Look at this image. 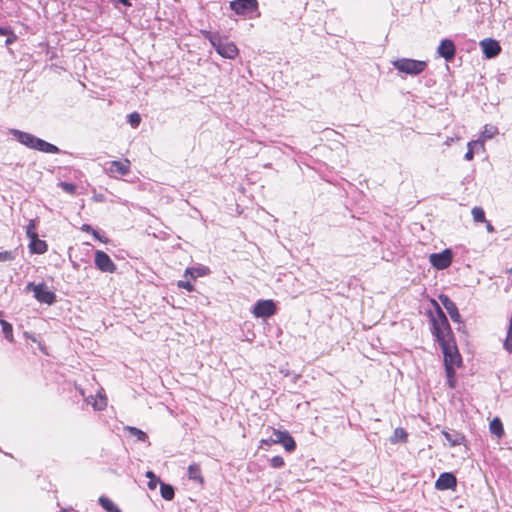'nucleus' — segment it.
<instances>
[{
	"instance_id": "obj_38",
	"label": "nucleus",
	"mask_w": 512,
	"mask_h": 512,
	"mask_svg": "<svg viewBox=\"0 0 512 512\" xmlns=\"http://www.w3.org/2000/svg\"><path fill=\"white\" fill-rule=\"evenodd\" d=\"M178 287L184 288L189 292L194 290V286L192 285V283L190 281H179Z\"/></svg>"
},
{
	"instance_id": "obj_31",
	"label": "nucleus",
	"mask_w": 512,
	"mask_h": 512,
	"mask_svg": "<svg viewBox=\"0 0 512 512\" xmlns=\"http://www.w3.org/2000/svg\"><path fill=\"white\" fill-rule=\"evenodd\" d=\"M472 216L475 222H484L485 219V212L481 207H474L472 209Z\"/></svg>"
},
{
	"instance_id": "obj_15",
	"label": "nucleus",
	"mask_w": 512,
	"mask_h": 512,
	"mask_svg": "<svg viewBox=\"0 0 512 512\" xmlns=\"http://www.w3.org/2000/svg\"><path fill=\"white\" fill-rule=\"evenodd\" d=\"M437 52L439 56L444 58L447 62H450L454 59L456 53V47L452 40L444 39L441 41Z\"/></svg>"
},
{
	"instance_id": "obj_26",
	"label": "nucleus",
	"mask_w": 512,
	"mask_h": 512,
	"mask_svg": "<svg viewBox=\"0 0 512 512\" xmlns=\"http://www.w3.org/2000/svg\"><path fill=\"white\" fill-rule=\"evenodd\" d=\"M127 430L129 431V433L132 436H135L137 438V440H139L141 442H146L148 440L147 434L144 431H142L136 427L128 426Z\"/></svg>"
},
{
	"instance_id": "obj_18",
	"label": "nucleus",
	"mask_w": 512,
	"mask_h": 512,
	"mask_svg": "<svg viewBox=\"0 0 512 512\" xmlns=\"http://www.w3.org/2000/svg\"><path fill=\"white\" fill-rule=\"evenodd\" d=\"M30 252L33 254H43L47 251L48 245L44 240H40L38 236L30 238Z\"/></svg>"
},
{
	"instance_id": "obj_39",
	"label": "nucleus",
	"mask_w": 512,
	"mask_h": 512,
	"mask_svg": "<svg viewBox=\"0 0 512 512\" xmlns=\"http://www.w3.org/2000/svg\"><path fill=\"white\" fill-rule=\"evenodd\" d=\"M7 39L5 40V44L8 46V45H11L13 44L16 40H17V36L14 34V32L10 33L9 35H7Z\"/></svg>"
},
{
	"instance_id": "obj_4",
	"label": "nucleus",
	"mask_w": 512,
	"mask_h": 512,
	"mask_svg": "<svg viewBox=\"0 0 512 512\" xmlns=\"http://www.w3.org/2000/svg\"><path fill=\"white\" fill-rule=\"evenodd\" d=\"M25 291H32L34 298L40 303L52 305L56 301V294L48 289L47 285L43 282L38 284L29 282L25 287Z\"/></svg>"
},
{
	"instance_id": "obj_6",
	"label": "nucleus",
	"mask_w": 512,
	"mask_h": 512,
	"mask_svg": "<svg viewBox=\"0 0 512 512\" xmlns=\"http://www.w3.org/2000/svg\"><path fill=\"white\" fill-rule=\"evenodd\" d=\"M453 260V252L451 249H444L440 253H432L429 256L430 264L437 270H444L448 268Z\"/></svg>"
},
{
	"instance_id": "obj_5",
	"label": "nucleus",
	"mask_w": 512,
	"mask_h": 512,
	"mask_svg": "<svg viewBox=\"0 0 512 512\" xmlns=\"http://www.w3.org/2000/svg\"><path fill=\"white\" fill-rule=\"evenodd\" d=\"M438 344H439V346L442 350L443 356H444V366L445 367H447V365L451 366V367H455V366H459L461 364L462 359H461L460 353L457 349L454 338H452L451 340H448V341L438 343Z\"/></svg>"
},
{
	"instance_id": "obj_9",
	"label": "nucleus",
	"mask_w": 512,
	"mask_h": 512,
	"mask_svg": "<svg viewBox=\"0 0 512 512\" xmlns=\"http://www.w3.org/2000/svg\"><path fill=\"white\" fill-rule=\"evenodd\" d=\"M95 266L102 272L113 273L116 270V265L110 258V256L104 251L97 250L95 252Z\"/></svg>"
},
{
	"instance_id": "obj_8",
	"label": "nucleus",
	"mask_w": 512,
	"mask_h": 512,
	"mask_svg": "<svg viewBox=\"0 0 512 512\" xmlns=\"http://www.w3.org/2000/svg\"><path fill=\"white\" fill-rule=\"evenodd\" d=\"M230 8L237 15H248L258 9L257 0H234L230 2Z\"/></svg>"
},
{
	"instance_id": "obj_41",
	"label": "nucleus",
	"mask_w": 512,
	"mask_h": 512,
	"mask_svg": "<svg viewBox=\"0 0 512 512\" xmlns=\"http://www.w3.org/2000/svg\"><path fill=\"white\" fill-rule=\"evenodd\" d=\"M12 32L10 27H0V35H9Z\"/></svg>"
},
{
	"instance_id": "obj_45",
	"label": "nucleus",
	"mask_w": 512,
	"mask_h": 512,
	"mask_svg": "<svg viewBox=\"0 0 512 512\" xmlns=\"http://www.w3.org/2000/svg\"><path fill=\"white\" fill-rule=\"evenodd\" d=\"M2 316H3V312L0 310V321H4V320L2 319Z\"/></svg>"
},
{
	"instance_id": "obj_14",
	"label": "nucleus",
	"mask_w": 512,
	"mask_h": 512,
	"mask_svg": "<svg viewBox=\"0 0 512 512\" xmlns=\"http://www.w3.org/2000/svg\"><path fill=\"white\" fill-rule=\"evenodd\" d=\"M106 171L109 172L112 176L120 175L124 176L129 173L130 170V162L128 160L124 161H110L106 164Z\"/></svg>"
},
{
	"instance_id": "obj_25",
	"label": "nucleus",
	"mask_w": 512,
	"mask_h": 512,
	"mask_svg": "<svg viewBox=\"0 0 512 512\" xmlns=\"http://www.w3.org/2000/svg\"><path fill=\"white\" fill-rule=\"evenodd\" d=\"M99 504L108 512H120V509L105 496L99 498Z\"/></svg>"
},
{
	"instance_id": "obj_1",
	"label": "nucleus",
	"mask_w": 512,
	"mask_h": 512,
	"mask_svg": "<svg viewBox=\"0 0 512 512\" xmlns=\"http://www.w3.org/2000/svg\"><path fill=\"white\" fill-rule=\"evenodd\" d=\"M432 303L435 306V312L430 311L429 316L432 326L431 332L435 340L438 343L451 340L454 336L444 311L435 300H432Z\"/></svg>"
},
{
	"instance_id": "obj_20",
	"label": "nucleus",
	"mask_w": 512,
	"mask_h": 512,
	"mask_svg": "<svg viewBox=\"0 0 512 512\" xmlns=\"http://www.w3.org/2000/svg\"><path fill=\"white\" fill-rule=\"evenodd\" d=\"M187 474L189 479L197 481L200 484H203L204 479L201 475L200 465L196 463L189 465Z\"/></svg>"
},
{
	"instance_id": "obj_24",
	"label": "nucleus",
	"mask_w": 512,
	"mask_h": 512,
	"mask_svg": "<svg viewBox=\"0 0 512 512\" xmlns=\"http://www.w3.org/2000/svg\"><path fill=\"white\" fill-rule=\"evenodd\" d=\"M490 431L492 434L497 437H501L504 434V428L501 420L499 418H494L489 425Z\"/></svg>"
},
{
	"instance_id": "obj_12",
	"label": "nucleus",
	"mask_w": 512,
	"mask_h": 512,
	"mask_svg": "<svg viewBox=\"0 0 512 512\" xmlns=\"http://www.w3.org/2000/svg\"><path fill=\"white\" fill-rule=\"evenodd\" d=\"M480 46L482 48L483 54L488 59L495 58L501 52V46L499 42L491 38L483 39L480 42Z\"/></svg>"
},
{
	"instance_id": "obj_17",
	"label": "nucleus",
	"mask_w": 512,
	"mask_h": 512,
	"mask_svg": "<svg viewBox=\"0 0 512 512\" xmlns=\"http://www.w3.org/2000/svg\"><path fill=\"white\" fill-rule=\"evenodd\" d=\"M9 133L18 142H20L22 145L26 146L27 148H30V145L32 144L33 139L35 137V135H33L31 133L24 132V131H21V130H18V129H10Z\"/></svg>"
},
{
	"instance_id": "obj_40",
	"label": "nucleus",
	"mask_w": 512,
	"mask_h": 512,
	"mask_svg": "<svg viewBox=\"0 0 512 512\" xmlns=\"http://www.w3.org/2000/svg\"><path fill=\"white\" fill-rule=\"evenodd\" d=\"M91 234L94 236L95 239H97V240H99L101 242L106 243L108 241L107 238H104L103 236H101L99 234V232L96 231L95 229L93 230V232Z\"/></svg>"
},
{
	"instance_id": "obj_2",
	"label": "nucleus",
	"mask_w": 512,
	"mask_h": 512,
	"mask_svg": "<svg viewBox=\"0 0 512 512\" xmlns=\"http://www.w3.org/2000/svg\"><path fill=\"white\" fill-rule=\"evenodd\" d=\"M205 39H207L216 52L223 58L234 59L238 55V48L233 42L223 39L219 33H213L210 31L202 32Z\"/></svg>"
},
{
	"instance_id": "obj_11",
	"label": "nucleus",
	"mask_w": 512,
	"mask_h": 512,
	"mask_svg": "<svg viewBox=\"0 0 512 512\" xmlns=\"http://www.w3.org/2000/svg\"><path fill=\"white\" fill-rule=\"evenodd\" d=\"M439 300L443 307L446 309L447 313L449 314L451 320L458 324H463L461 320V315L459 313V310L456 306V304L447 296L444 294H441L439 296Z\"/></svg>"
},
{
	"instance_id": "obj_35",
	"label": "nucleus",
	"mask_w": 512,
	"mask_h": 512,
	"mask_svg": "<svg viewBox=\"0 0 512 512\" xmlns=\"http://www.w3.org/2000/svg\"><path fill=\"white\" fill-rule=\"evenodd\" d=\"M273 468H281L284 465V459L281 456H274L270 460Z\"/></svg>"
},
{
	"instance_id": "obj_46",
	"label": "nucleus",
	"mask_w": 512,
	"mask_h": 512,
	"mask_svg": "<svg viewBox=\"0 0 512 512\" xmlns=\"http://www.w3.org/2000/svg\"><path fill=\"white\" fill-rule=\"evenodd\" d=\"M508 273L512 274V268L507 271Z\"/></svg>"
},
{
	"instance_id": "obj_3",
	"label": "nucleus",
	"mask_w": 512,
	"mask_h": 512,
	"mask_svg": "<svg viewBox=\"0 0 512 512\" xmlns=\"http://www.w3.org/2000/svg\"><path fill=\"white\" fill-rule=\"evenodd\" d=\"M392 64L399 72L412 76L421 74L427 67V63L425 61L409 58L397 59L393 61Z\"/></svg>"
},
{
	"instance_id": "obj_36",
	"label": "nucleus",
	"mask_w": 512,
	"mask_h": 512,
	"mask_svg": "<svg viewBox=\"0 0 512 512\" xmlns=\"http://www.w3.org/2000/svg\"><path fill=\"white\" fill-rule=\"evenodd\" d=\"M14 258H15V255L11 251L0 252V262L12 261Z\"/></svg>"
},
{
	"instance_id": "obj_43",
	"label": "nucleus",
	"mask_w": 512,
	"mask_h": 512,
	"mask_svg": "<svg viewBox=\"0 0 512 512\" xmlns=\"http://www.w3.org/2000/svg\"><path fill=\"white\" fill-rule=\"evenodd\" d=\"M119 3L123 4L126 7H130L132 5L130 0H117Z\"/></svg>"
},
{
	"instance_id": "obj_47",
	"label": "nucleus",
	"mask_w": 512,
	"mask_h": 512,
	"mask_svg": "<svg viewBox=\"0 0 512 512\" xmlns=\"http://www.w3.org/2000/svg\"><path fill=\"white\" fill-rule=\"evenodd\" d=\"M62 512H66L65 510H63Z\"/></svg>"
},
{
	"instance_id": "obj_21",
	"label": "nucleus",
	"mask_w": 512,
	"mask_h": 512,
	"mask_svg": "<svg viewBox=\"0 0 512 512\" xmlns=\"http://www.w3.org/2000/svg\"><path fill=\"white\" fill-rule=\"evenodd\" d=\"M443 435H444L445 439L450 443L451 446L461 445L465 439V437L462 434H460L456 431H453V432L444 431Z\"/></svg>"
},
{
	"instance_id": "obj_16",
	"label": "nucleus",
	"mask_w": 512,
	"mask_h": 512,
	"mask_svg": "<svg viewBox=\"0 0 512 512\" xmlns=\"http://www.w3.org/2000/svg\"><path fill=\"white\" fill-rule=\"evenodd\" d=\"M29 149L51 154H57L60 152V149L57 146L36 136L34 137Z\"/></svg>"
},
{
	"instance_id": "obj_33",
	"label": "nucleus",
	"mask_w": 512,
	"mask_h": 512,
	"mask_svg": "<svg viewBox=\"0 0 512 512\" xmlns=\"http://www.w3.org/2000/svg\"><path fill=\"white\" fill-rule=\"evenodd\" d=\"M59 187H61V189L68 193V194H75L76 193V185L73 184V183H69V182H60L59 184Z\"/></svg>"
},
{
	"instance_id": "obj_27",
	"label": "nucleus",
	"mask_w": 512,
	"mask_h": 512,
	"mask_svg": "<svg viewBox=\"0 0 512 512\" xmlns=\"http://www.w3.org/2000/svg\"><path fill=\"white\" fill-rule=\"evenodd\" d=\"M445 372L447 376V383L450 388H455L456 379H455V367L448 366L445 367Z\"/></svg>"
},
{
	"instance_id": "obj_23",
	"label": "nucleus",
	"mask_w": 512,
	"mask_h": 512,
	"mask_svg": "<svg viewBox=\"0 0 512 512\" xmlns=\"http://www.w3.org/2000/svg\"><path fill=\"white\" fill-rule=\"evenodd\" d=\"M160 493L165 500H172L175 496V491L172 485L160 482Z\"/></svg>"
},
{
	"instance_id": "obj_28",
	"label": "nucleus",
	"mask_w": 512,
	"mask_h": 512,
	"mask_svg": "<svg viewBox=\"0 0 512 512\" xmlns=\"http://www.w3.org/2000/svg\"><path fill=\"white\" fill-rule=\"evenodd\" d=\"M498 133V129L493 125H485L484 130L482 131L481 137L483 139H491Z\"/></svg>"
},
{
	"instance_id": "obj_7",
	"label": "nucleus",
	"mask_w": 512,
	"mask_h": 512,
	"mask_svg": "<svg viewBox=\"0 0 512 512\" xmlns=\"http://www.w3.org/2000/svg\"><path fill=\"white\" fill-rule=\"evenodd\" d=\"M256 318H268L276 313V305L273 300H258L253 308Z\"/></svg>"
},
{
	"instance_id": "obj_37",
	"label": "nucleus",
	"mask_w": 512,
	"mask_h": 512,
	"mask_svg": "<svg viewBox=\"0 0 512 512\" xmlns=\"http://www.w3.org/2000/svg\"><path fill=\"white\" fill-rule=\"evenodd\" d=\"M476 144H477V142H474V141L468 143V150L464 155L465 160L470 161L473 159L474 152H473L472 146L476 145Z\"/></svg>"
},
{
	"instance_id": "obj_22",
	"label": "nucleus",
	"mask_w": 512,
	"mask_h": 512,
	"mask_svg": "<svg viewBox=\"0 0 512 512\" xmlns=\"http://www.w3.org/2000/svg\"><path fill=\"white\" fill-rule=\"evenodd\" d=\"M407 438H408L407 432L403 428L398 427L394 430L393 435L390 437V441L392 443H398V442L405 443V442H407Z\"/></svg>"
},
{
	"instance_id": "obj_13",
	"label": "nucleus",
	"mask_w": 512,
	"mask_h": 512,
	"mask_svg": "<svg viewBox=\"0 0 512 512\" xmlns=\"http://www.w3.org/2000/svg\"><path fill=\"white\" fill-rule=\"evenodd\" d=\"M457 486L456 477L450 472L441 473L435 482V488L443 491L448 489H455Z\"/></svg>"
},
{
	"instance_id": "obj_29",
	"label": "nucleus",
	"mask_w": 512,
	"mask_h": 512,
	"mask_svg": "<svg viewBox=\"0 0 512 512\" xmlns=\"http://www.w3.org/2000/svg\"><path fill=\"white\" fill-rule=\"evenodd\" d=\"M0 324L2 326V332L5 336V338L8 340V341H12L13 340V328H12V325L10 323H8L7 321H0Z\"/></svg>"
},
{
	"instance_id": "obj_32",
	"label": "nucleus",
	"mask_w": 512,
	"mask_h": 512,
	"mask_svg": "<svg viewBox=\"0 0 512 512\" xmlns=\"http://www.w3.org/2000/svg\"><path fill=\"white\" fill-rule=\"evenodd\" d=\"M37 224L35 220H30L29 224L26 227V234L27 237L33 238L34 236H38V233L36 232Z\"/></svg>"
},
{
	"instance_id": "obj_10",
	"label": "nucleus",
	"mask_w": 512,
	"mask_h": 512,
	"mask_svg": "<svg viewBox=\"0 0 512 512\" xmlns=\"http://www.w3.org/2000/svg\"><path fill=\"white\" fill-rule=\"evenodd\" d=\"M271 440L274 443L282 444L288 452H292L296 448V443L293 437L287 431L274 430Z\"/></svg>"
},
{
	"instance_id": "obj_30",
	"label": "nucleus",
	"mask_w": 512,
	"mask_h": 512,
	"mask_svg": "<svg viewBox=\"0 0 512 512\" xmlns=\"http://www.w3.org/2000/svg\"><path fill=\"white\" fill-rule=\"evenodd\" d=\"M146 477L149 479L148 488L150 490H154L157 487V484L161 482L160 479L152 471H147Z\"/></svg>"
},
{
	"instance_id": "obj_42",
	"label": "nucleus",
	"mask_w": 512,
	"mask_h": 512,
	"mask_svg": "<svg viewBox=\"0 0 512 512\" xmlns=\"http://www.w3.org/2000/svg\"><path fill=\"white\" fill-rule=\"evenodd\" d=\"M81 230L84 232L92 233L94 229L89 224H83L81 226Z\"/></svg>"
},
{
	"instance_id": "obj_44",
	"label": "nucleus",
	"mask_w": 512,
	"mask_h": 512,
	"mask_svg": "<svg viewBox=\"0 0 512 512\" xmlns=\"http://www.w3.org/2000/svg\"><path fill=\"white\" fill-rule=\"evenodd\" d=\"M487 230H488L489 232H493V231H494V227H493L490 223H488V224H487Z\"/></svg>"
},
{
	"instance_id": "obj_19",
	"label": "nucleus",
	"mask_w": 512,
	"mask_h": 512,
	"mask_svg": "<svg viewBox=\"0 0 512 512\" xmlns=\"http://www.w3.org/2000/svg\"><path fill=\"white\" fill-rule=\"evenodd\" d=\"M210 273V269L206 266L190 267L185 270V276H190L193 279L206 276Z\"/></svg>"
},
{
	"instance_id": "obj_34",
	"label": "nucleus",
	"mask_w": 512,
	"mask_h": 512,
	"mask_svg": "<svg viewBox=\"0 0 512 512\" xmlns=\"http://www.w3.org/2000/svg\"><path fill=\"white\" fill-rule=\"evenodd\" d=\"M128 122L132 127H138L141 122V116L137 112L130 113L128 115Z\"/></svg>"
}]
</instances>
